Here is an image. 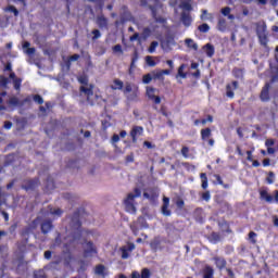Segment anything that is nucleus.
Masks as SVG:
<instances>
[{
    "label": "nucleus",
    "mask_w": 278,
    "mask_h": 278,
    "mask_svg": "<svg viewBox=\"0 0 278 278\" xmlns=\"http://www.w3.org/2000/svg\"><path fill=\"white\" fill-rule=\"evenodd\" d=\"M5 12H13L14 16H18V10L16 8L10 5L5 9Z\"/></svg>",
    "instance_id": "79ce46f5"
},
{
    "label": "nucleus",
    "mask_w": 278,
    "mask_h": 278,
    "mask_svg": "<svg viewBox=\"0 0 278 278\" xmlns=\"http://www.w3.org/2000/svg\"><path fill=\"white\" fill-rule=\"evenodd\" d=\"M139 36H140V35H138V34L132 35V36L130 37V42H134V41L138 40Z\"/></svg>",
    "instance_id": "0e129e2a"
},
{
    "label": "nucleus",
    "mask_w": 278,
    "mask_h": 278,
    "mask_svg": "<svg viewBox=\"0 0 278 278\" xmlns=\"http://www.w3.org/2000/svg\"><path fill=\"white\" fill-rule=\"evenodd\" d=\"M142 134H144V128H142V126H135V127H132V129L130 131V136L132 138V142H137L138 138H140V136H142Z\"/></svg>",
    "instance_id": "9b49d317"
},
{
    "label": "nucleus",
    "mask_w": 278,
    "mask_h": 278,
    "mask_svg": "<svg viewBox=\"0 0 278 278\" xmlns=\"http://www.w3.org/2000/svg\"><path fill=\"white\" fill-rule=\"evenodd\" d=\"M25 53H27V55H34V53H36V49L35 48H27Z\"/></svg>",
    "instance_id": "864d4df0"
},
{
    "label": "nucleus",
    "mask_w": 278,
    "mask_h": 278,
    "mask_svg": "<svg viewBox=\"0 0 278 278\" xmlns=\"http://www.w3.org/2000/svg\"><path fill=\"white\" fill-rule=\"evenodd\" d=\"M49 214H50V216H56V218H60V216H62V210L50 208Z\"/></svg>",
    "instance_id": "2f4dec72"
},
{
    "label": "nucleus",
    "mask_w": 278,
    "mask_h": 278,
    "mask_svg": "<svg viewBox=\"0 0 278 278\" xmlns=\"http://www.w3.org/2000/svg\"><path fill=\"white\" fill-rule=\"evenodd\" d=\"M267 184L271 185V184H275V174L273 172H270L268 174V177L266 179Z\"/></svg>",
    "instance_id": "ea45409f"
},
{
    "label": "nucleus",
    "mask_w": 278,
    "mask_h": 278,
    "mask_svg": "<svg viewBox=\"0 0 278 278\" xmlns=\"http://www.w3.org/2000/svg\"><path fill=\"white\" fill-rule=\"evenodd\" d=\"M222 14L224 16H229V14H231V8L226 7V8L222 9Z\"/></svg>",
    "instance_id": "c03bdc74"
},
{
    "label": "nucleus",
    "mask_w": 278,
    "mask_h": 278,
    "mask_svg": "<svg viewBox=\"0 0 278 278\" xmlns=\"http://www.w3.org/2000/svg\"><path fill=\"white\" fill-rule=\"evenodd\" d=\"M181 22L186 27H190V25H192V17L190 16V13L184 12L181 14Z\"/></svg>",
    "instance_id": "a211bd4d"
},
{
    "label": "nucleus",
    "mask_w": 278,
    "mask_h": 278,
    "mask_svg": "<svg viewBox=\"0 0 278 278\" xmlns=\"http://www.w3.org/2000/svg\"><path fill=\"white\" fill-rule=\"evenodd\" d=\"M9 105H11V108H16V106H18L20 105V102H18V98H11L10 100H9Z\"/></svg>",
    "instance_id": "c9c22d12"
},
{
    "label": "nucleus",
    "mask_w": 278,
    "mask_h": 278,
    "mask_svg": "<svg viewBox=\"0 0 278 278\" xmlns=\"http://www.w3.org/2000/svg\"><path fill=\"white\" fill-rule=\"evenodd\" d=\"M141 278H151V271L149 268H143L141 271Z\"/></svg>",
    "instance_id": "58836bf2"
},
{
    "label": "nucleus",
    "mask_w": 278,
    "mask_h": 278,
    "mask_svg": "<svg viewBox=\"0 0 278 278\" xmlns=\"http://www.w3.org/2000/svg\"><path fill=\"white\" fill-rule=\"evenodd\" d=\"M202 188L203 190L207 189V179L205 178L202 180Z\"/></svg>",
    "instance_id": "69168bd1"
},
{
    "label": "nucleus",
    "mask_w": 278,
    "mask_h": 278,
    "mask_svg": "<svg viewBox=\"0 0 278 278\" xmlns=\"http://www.w3.org/2000/svg\"><path fill=\"white\" fill-rule=\"evenodd\" d=\"M45 258L46 260H51V251H46L45 252Z\"/></svg>",
    "instance_id": "338daca9"
},
{
    "label": "nucleus",
    "mask_w": 278,
    "mask_h": 278,
    "mask_svg": "<svg viewBox=\"0 0 278 278\" xmlns=\"http://www.w3.org/2000/svg\"><path fill=\"white\" fill-rule=\"evenodd\" d=\"M185 45H187L189 49H193V51L199 50V45H197V42H194V40L191 38L186 39Z\"/></svg>",
    "instance_id": "4be33fe9"
},
{
    "label": "nucleus",
    "mask_w": 278,
    "mask_h": 278,
    "mask_svg": "<svg viewBox=\"0 0 278 278\" xmlns=\"http://www.w3.org/2000/svg\"><path fill=\"white\" fill-rule=\"evenodd\" d=\"M3 127L4 129H12V122H5Z\"/></svg>",
    "instance_id": "052dcab7"
},
{
    "label": "nucleus",
    "mask_w": 278,
    "mask_h": 278,
    "mask_svg": "<svg viewBox=\"0 0 278 278\" xmlns=\"http://www.w3.org/2000/svg\"><path fill=\"white\" fill-rule=\"evenodd\" d=\"M10 79H13L15 90H21V84L23 80L21 78H16V74L14 73L10 74Z\"/></svg>",
    "instance_id": "412c9836"
},
{
    "label": "nucleus",
    "mask_w": 278,
    "mask_h": 278,
    "mask_svg": "<svg viewBox=\"0 0 278 278\" xmlns=\"http://www.w3.org/2000/svg\"><path fill=\"white\" fill-rule=\"evenodd\" d=\"M157 47H160V43L157 41H152L148 49L149 53H155Z\"/></svg>",
    "instance_id": "72a5a7b5"
},
{
    "label": "nucleus",
    "mask_w": 278,
    "mask_h": 278,
    "mask_svg": "<svg viewBox=\"0 0 278 278\" xmlns=\"http://www.w3.org/2000/svg\"><path fill=\"white\" fill-rule=\"evenodd\" d=\"M189 149H188V147H184L182 149H181V154H182V156L184 157H188V153H189Z\"/></svg>",
    "instance_id": "3c124183"
},
{
    "label": "nucleus",
    "mask_w": 278,
    "mask_h": 278,
    "mask_svg": "<svg viewBox=\"0 0 278 278\" xmlns=\"http://www.w3.org/2000/svg\"><path fill=\"white\" fill-rule=\"evenodd\" d=\"M214 16L210 13H207V10L202 11L201 21H212Z\"/></svg>",
    "instance_id": "7c9ffc66"
},
{
    "label": "nucleus",
    "mask_w": 278,
    "mask_h": 278,
    "mask_svg": "<svg viewBox=\"0 0 278 278\" xmlns=\"http://www.w3.org/2000/svg\"><path fill=\"white\" fill-rule=\"evenodd\" d=\"M125 84L121 79H115L111 86L112 90H123Z\"/></svg>",
    "instance_id": "393cba45"
},
{
    "label": "nucleus",
    "mask_w": 278,
    "mask_h": 278,
    "mask_svg": "<svg viewBox=\"0 0 278 278\" xmlns=\"http://www.w3.org/2000/svg\"><path fill=\"white\" fill-rule=\"evenodd\" d=\"M33 99H34L35 103H38L39 105H42V103H45V100L42 99V97H40L38 94L34 96Z\"/></svg>",
    "instance_id": "a19ab883"
},
{
    "label": "nucleus",
    "mask_w": 278,
    "mask_h": 278,
    "mask_svg": "<svg viewBox=\"0 0 278 278\" xmlns=\"http://www.w3.org/2000/svg\"><path fill=\"white\" fill-rule=\"evenodd\" d=\"M256 33L261 45H263V47H266V45H268V33L266 31L265 22H258L256 24Z\"/></svg>",
    "instance_id": "20e7f679"
},
{
    "label": "nucleus",
    "mask_w": 278,
    "mask_h": 278,
    "mask_svg": "<svg viewBox=\"0 0 278 278\" xmlns=\"http://www.w3.org/2000/svg\"><path fill=\"white\" fill-rule=\"evenodd\" d=\"M203 278H214V269L210 266H206L203 270Z\"/></svg>",
    "instance_id": "b1692460"
},
{
    "label": "nucleus",
    "mask_w": 278,
    "mask_h": 278,
    "mask_svg": "<svg viewBox=\"0 0 278 278\" xmlns=\"http://www.w3.org/2000/svg\"><path fill=\"white\" fill-rule=\"evenodd\" d=\"M7 94H8L7 92H2L0 96V111L5 110V106L2 105L3 99L1 97H5Z\"/></svg>",
    "instance_id": "603ef678"
},
{
    "label": "nucleus",
    "mask_w": 278,
    "mask_h": 278,
    "mask_svg": "<svg viewBox=\"0 0 278 278\" xmlns=\"http://www.w3.org/2000/svg\"><path fill=\"white\" fill-rule=\"evenodd\" d=\"M79 238H81V230H78L77 233L73 237L71 243L66 244L67 248L75 247V244H79Z\"/></svg>",
    "instance_id": "5701e85b"
},
{
    "label": "nucleus",
    "mask_w": 278,
    "mask_h": 278,
    "mask_svg": "<svg viewBox=\"0 0 278 278\" xmlns=\"http://www.w3.org/2000/svg\"><path fill=\"white\" fill-rule=\"evenodd\" d=\"M151 81H153V73L143 75L142 84H151Z\"/></svg>",
    "instance_id": "473e14b6"
},
{
    "label": "nucleus",
    "mask_w": 278,
    "mask_h": 278,
    "mask_svg": "<svg viewBox=\"0 0 278 278\" xmlns=\"http://www.w3.org/2000/svg\"><path fill=\"white\" fill-rule=\"evenodd\" d=\"M247 155H248L247 160H248L249 162H253V152H252V151H248V152H247Z\"/></svg>",
    "instance_id": "13d9d810"
},
{
    "label": "nucleus",
    "mask_w": 278,
    "mask_h": 278,
    "mask_svg": "<svg viewBox=\"0 0 278 278\" xmlns=\"http://www.w3.org/2000/svg\"><path fill=\"white\" fill-rule=\"evenodd\" d=\"M173 47H175V39L174 38H167V39L161 41V48L166 53H168V51H170V49H173Z\"/></svg>",
    "instance_id": "f8f14e48"
},
{
    "label": "nucleus",
    "mask_w": 278,
    "mask_h": 278,
    "mask_svg": "<svg viewBox=\"0 0 278 278\" xmlns=\"http://www.w3.org/2000/svg\"><path fill=\"white\" fill-rule=\"evenodd\" d=\"M97 24L99 27H101V29H103V27H108V18H105L103 15H100L97 18Z\"/></svg>",
    "instance_id": "a878e982"
},
{
    "label": "nucleus",
    "mask_w": 278,
    "mask_h": 278,
    "mask_svg": "<svg viewBox=\"0 0 278 278\" xmlns=\"http://www.w3.org/2000/svg\"><path fill=\"white\" fill-rule=\"evenodd\" d=\"M233 90H238V81H233L231 85L227 86L226 94L229 99H233Z\"/></svg>",
    "instance_id": "dca6fc26"
},
{
    "label": "nucleus",
    "mask_w": 278,
    "mask_h": 278,
    "mask_svg": "<svg viewBox=\"0 0 278 278\" xmlns=\"http://www.w3.org/2000/svg\"><path fill=\"white\" fill-rule=\"evenodd\" d=\"M92 34H93V40H97V38H101V31H99V29H94Z\"/></svg>",
    "instance_id": "de8ad7c7"
},
{
    "label": "nucleus",
    "mask_w": 278,
    "mask_h": 278,
    "mask_svg": "<svg viewBox=\"0 0 278 278\" xmlns=\"http://www.w3.org/2000/svg\"><path fill=\"white\" fill-rule=\"evenodd\" d=\"M232 74H233V76L237 77L238 79H240V78L244 75V73H243L242 70H240V68H235V70L232 71Z\"/></svg>",
    "instance_id": "4c0bfd02"
},
{
    "label": "nucleus",
    "mask_w": 278,
    "mask_h": 278,
    "mask_svg": "<svg viewBox=\"0 0 278 278\" xmlns=\"http://www.w3.org/2000/svg\"><path fill=\"white\" fill-rule=\"evenodd\" d=\"M260 195H261L262 201H266V203L274 202L273 195H269L267 190H261Z\"/></svg>",
    "instance_id": "aec40b11"
},
{
    "label": "nucleus",
    "mask_w": 278,
    "mask_h": 278,
    "mask_svg": "<svg viewBox=\"0 0 278 278\" xmlns=\"http://www.w3.org/2000/svg\"><path fill=\"white\" fill-rule=\"evenodd\" d=\"M151 29H155V28H154V27L146 28V29L143 30L144 36H147V37L151 36Z\"/></svg>",
    "instance_id": "4d7b16f0"
},
{
    "label": "nucleus",
    "mask_w": 278,
    "mask_h": 278,
    "mask_svg": "<svg viewBox=\"0 0 278 278\" xmlns=\"http://www.w3.org/2000/svg\"><path fill=\"white\" fill-rule=\"evenodd\" d=\"M152 16L155 21V23L164 24L166 20L164 17L157 15L160 12H162V5L156 4L155 7H151Z\"/></svg>",
    "instance_id": "1a4fd4ad"
},
{
    "label": "nucleus",
    "mask_w": 278,
    "mask_h": 278,
    "mask_svg": "<svg viewBox=\"0 0 278 278\" xmlns=\"http://www.w3.org/2000/svg\"><path fill=\"white\" fill-rule=\"evenodd\" d=\"M268 90H270V84L266 83L261 92V100L268 101L270 99Z\"/></svg>",
    "instance_id": "4468645a"
},
{
    "label": "nucleus",
    "mask_w": 278,
    "mask_h": 278,
    "mask_svg": "<svg viewBox=\"0 0 278 278\" xmlns=\"http://www.w3.org/2000/svg\"><path fill=\"white\" fill-rule=\"evenodd\" d=\"M274 144H275V140H273V139H267L265 142V147H267V149H269Z\"/></svg>",
    "instance_id": "09e8293b"
},
{
    "label": "nucleus",
    "mask_w": 278,
    "mask_h": 278,
    "mask_svg": "<svg viewBox=\"0 0 278 278\" xmlns=\"http://www.w3.org/2000/svg\"><path fill=\"white\" fill-rule=\"evenodd\" d=\"M142 191H140L138 188L134 190V193H129L127 195V198L124 200L126 212L129 214H136V199H140Z\"/></svg>",
    "instance_id": "f03ea898"
},
{
    "label": "nucleus",
    "mask_w": 278,
    "mask_h": 278,
    "mask_svg": "<svg viewBox=\"0 0 278 278\" xmlns=\"http://www.w3.org/2000/svg\"><path fill=\"white\" fill-rule=\"evenodd\" d=\"M168 205H170V199L167 197L163 198V206H162V214L164 216H170V211L168 210Z\"/></svg>",
    "instance_id": "ddd939ff"
},
{
    "label": "nucleus",
    "mask_w": 278,
    "mask_h": 278,
    "mask_svg": "<svg viewBox=\"0 0 278 278\" xmlns=\"http://www.w3.org/2000/svg\"><path fill=\"white\" fill-rule=\"evenodd\" d=\"M131 278H141V275L138 271H132Z\"/></svg>",
    "instance_id": "e2e57ef3"
},
{
    "label": "nucleus",
    "mask_w": 278,
    "mask_h": 278,
    "mask_svg": "<svg viewBox=\"0 0 278 278\" xmlns=\"http://www.w3.org/2000/svg\"><path fill=\"white\" fill-rule=\"evenodd\" d=\"M203 201H210L212 199V195L210 194V191H206L202 194Z\"/></svg>",
    "instance_id": "a18cd8bd"
},
{
    "label": "nucleus",
    "mask_w": 278,
    "mask_h": 278,
    "mask_svg": "<svg viewBox=\"0 0 278 278\" xmlns=\"http://www.w3.org/2000/svg\"><path fill=\"white\" fill-rule=\"evenodd\" d=\"M118 140H121V137L118 135H113L112 142L116 143V142H118Z\"/></svg>",
    "instance_id": "bf43d9fd"
},
{
    "label": "nucleus",
    "mask_w": 278,
    "mask_h": 278,
    "mask_svg": "<svg viewBox=\"0 0 278 278\" xmlns=\"http://www.w3.org/2000/svg\"><path fill=\"white\" fill-rule=\"evenodd\" d=\"M217 29L219 31H226L227 30V21H225V18H219L218 24H217Z\"/></svg>",
    "instance_id": "c85d7f7f"
},
{
    "label": "nucleus",
    "mask_w": 278,
    "mask_h": 278,
    "mask_svg": "<svg viewBox=\"0 0 278 278\" xmlns=\"http://www.w3.org/2000/svg\"><path fill=\"white\" fill-rule=\"evenodd\" d=\"M179 8H181V10H185L186 12H191V10H192V4L190 3V0H187V1H182V2L179 4Z\"/></svg>",
    "instance_id": "cd10ccee"
},
{
    "label": "nucleus",
    "mask_w": 278,
    "mask_h": 278,
    "mask_svg": "<svg viewBox=\"0 0 278 278\" xmlns=\"http://www.w3.org/2000/svg\"><path fill=\"white\" fill-rule=\"evenodd\" d=\"M199 31H201L202 34H207V31H210V25H207V24L200 25Z\"/></svg>",
    "instance_id": "e433bc0d"
},
{
    "label": "nucleus",
    "mask_w": 278,
    "mask_h": 278,
    "mask_svg": "<svg viewBox=\"0 0 278 278\" xmlns=\"http://www.w3.org/2000/svg\"><path fill=\"white\" fill-rule=\"evenodd\" d=\"M275 203H278V190L275 191V199H274Z\"/></svg>",
    "instance_id": "774afa93"
},
{
    "label": "nucleus",
    "mask_w": 278,
    "mask_h": 278,
    "mask_svg": "<svg viewBox=\"0 0 278 278\" xmlns=\"http://www.w3.org/2000/svg\"><path fill=\"white\" fill-rule=\"evenodd\" d=\"M144 199H148V201H151V203H155L157 201V198L160 197V190L159 189H149L147 192L143 193Z\"/></svg>",
    "instance_id": "9d476101"
},
{
    "label": "nucleus",
    "mask_w": 278,
    "mask_h": 278,
    "mask_svg": "<svg viewBox=\"0 0 278 278\" xmlns=\"http://www.w3.org/2000/svg\"><path fill=\"white\" fill-rule=\"evenodd\" d=\"M176 205H177V207H179V210H181L184 207V200H178L176 202Z\"/></svg>",
    "instance_id": "680f3d73"
},
{
    "label": "nucleus",
    "mask_w": 278,
    "mask_h": 278,
    "mask_svg": "<svg viewBox=\"0 0 278 278\" xmlns=\"http://www.w3.org/2000/svg\"><path fill=\"white\" fill-rule=\"evenodd\" d=\"M94 273L99 277H108V268H105L103 265L96 266Z\"/></svg>",
    "instance_id": "f3484780"
},
{
    "label": "nucleus",
    "mask_w": 278,
    "mask_h": 278,
    "mask_svg": "<svg viewBox=\"0 0 278 278\" xmlns=\"http://www.w3.org/2000/svg\"><path fill=\"white\" fill-rule=\"evenodd\" d=\"M53 229V225L51 224V222H45L41 225V231L42 233H49V231Z\"/></svg>",
    "instance_id": "bb28decb"
},
{
    "label": "nucleus",
    "mask_w": 278,
    "mask_h": 278,
    "mask_svg": "<svg viewBox=\"0 0 278 278\" xmlns=\"http://www.w3.org/2000/svg\"><path fill=\"white\" fill-rule=\"evenodd\" d=\"M123 92L128 101H138V97H140V88L129 81L125 83Z\"/></svg>",
    "instance_id": "7ed1b4c3"
},
{
    "label": "nucleus",
    "mask_w": 278,
    "mask_h": 278,
    "mask_svg": "<svg viewBox=\"0 0 278 278\" xmlns=\"http://www.w3.org/2000/svg\"><path fill=\"white\" fill-rule=\"evenodd\" d=\"M146 62H147L148 66H155V64H156L155 61H153L152 56H147Z\"/></svg>",
    "instance_id": "37998d69"
},
{
    "label": "nucleus",
    "mask_w": 278,
    "mask_h": 278,
    "mask_svg": "<svg viewBox=\"0 0 278 278\" xmlns=\"http://www.w3.org/2000/svg\"><path fill=\"white\" fill-rule=\"evenodd\" d=\"M84 249V257H94L97 255V248L94 247L93 242H86L83 245Z\"/></svg>",
    "instance_id": "423d86ee"
},
{
    "label": "nucleus",
    "mask_w": 278,
    "mask_h": 278,
    "mask_svg": "<svg viewBox=\"0 0 278 278\" xmlns=\"http://www.w3.org/2000/svg\"><path fill=\"white\" fill-rule=\"evenodd\" d=\"M201 138L203 142H208L210 147H214V139L212 138V129L204 128L201 130Z\"/></svg>",
    "instance_id": "0eeeda50"
},
{
    "label": "nucleus",
    "mask_w": 278,
    "mask_h": 278,
    "mask_svg": "<svg viewBox=\"0 0 278 278\" xmlns=\"http://www.w3.org/2000/svg\"><path fill=\"white\" fill-rule=\"evenodd\" d=\"M159 92L160 91L156 88H153V87L146 88V97H148L150 101H153L155 105H160L162 103V98L157 96Z\"/></svg>",
    "instance_id": "39448f33"
},
{
    "label": "nucleus",
    "mask_w": 278,
    "mask_h": 278,
    "mask_svg": "<svg viewBox=\"0 0 278 278\" xmlns=\"http://www.w3.org/2000/svg\"><path fill=\"white\" fill-rule=\"evenodd\" d=\"M188 65L186 64H181L178 68V73L176 75V79H186V77H188V73L186 72Z\"/></svg>",
    "instance_id": "2eb2a0df"
},
{
    "label": "nucleus",
    "mask_w": 278,
    "mask_h": 278,
    "mask_svg": "<svg viewBox=\"0 0 278 278\" xmlns=\"http://www.w3.org/2000/svg\"><path fill=\"white\" fill-rule=\"evenodd\" d=\"M203 51L207 55V58L214 56L215 49L214 46H212L211 43H206L205 46H203Z\"/></svg>",
    "instance_id": "6ab92c4d"
},
{
    "label": "nucleus",
    "mask_w": 278,
    "mask_h": 278,
    "mask_svg": "<svg viewBox=\"0 0 278 278\" xmlns=\"http://www.w3.org/2000/svg\"><path fill=\"white\" fill-rule=\"evenodd\" d=\"M113 51L115 53H123V47H121V45H116L114 48H113Z\"/></svg>",
    "instance_id": "8fccbe9b"
},
{
    "label": "nucleus",
    "mask_w": 278,
    "mask_h": 278,
    "mask_svg": "<svg viewBox=\"0 0 278 278\" xmlns=\"http://www.w3.org/2000/svg\"><path fill=\"white\" fill-rule=\"evenodd\" d=\"M135 249H136V244L134 243H127L126 245L122 247L119 249L122 253V260H129V255L131 251H134Z\"/></svg>",
    "instance_id": "6e6552de"
},
{
    "label": "nucleus",
    "mask_w": 278,
    "mask_h": 278,
    "mask_svg": "<svg viewBox=\"0 0 278 278\" xmlns=\"http://www.w3.org/2000/svg\"><path fill=\"white\" fill-rule=\"evenodd\" d=\"M79 60V54H74L70 56V62H77Z\"/></svg>",
    "instance_id": "6e6d98bb"
},
{
    "label": "nucleus",
    "mask_w": 278,
    "mask_h": 278,
    "mask_svg": "<svg viewBox=\"0 0 278 278\" xmlns=\"http://www.w3.org/2000/svg\"><path fill=\"white\" fill-rule=\"evenodd\" d=\"M214 261L219 270H222V268H225V266L227 265V262H225L224 258L215 257Z\"/></svg>",
    "instance_id": "c756f323"
},
{
    "label": "nucleus",
    "mask_w": 278,
    "mask_h": 278,
    "mask_svg": "<svg viewBox=\"0 0 278 278\" xmlns=\"http://www.w3.org/2000/svg\"><path fill=\"white\" fill-rule=\"evenodd\" d=\"M0 86H3V87L8 86V78L1 77L0 78Z\"/></svg>",
    "instance_id": "5fc2aeb1"
},
{
    "label": "nucleus",
    "mask_w": 278,
    "mask_h": 278,
    "mask_svg": "<svg viewBox=\"0 0 278 278\" xmlns=\"http://www.w3.org/2000/svg\"><path fill=\"white\" fill-rule=\"evenodd\" d=\"M78 81L83 85L80 87V90L84 92V94H86L87 101L91 105H94V103L99 101V94H94V91L92 90L94 87H92V85H88V76L78 77Z\"/></svg>",
    "instance_id": "f257e3e1"
},
{
    "label": "nucleus",
    "mask_w": 278,
    "mask_h": 278,
    "mask_svg": "<svg viewBox=\"0 0 278 278\" xmlns=\"http://www.w3.org/2000/svg\"><path fill=\"white\" fill-rule=\"evenodd\" d=\"M255 238H257V233L251 231L249 233V239L251 240V242H253V244H255Z\"/></svg>",
    "instance_id": "49530a36"
},
{
    "label": "nucleus",
    "mask_w": 278,
    "mask_h": 278,
    "mask_svg": "<svg viewBox=\"0 0 278 278\" xmlns=\"http://www.w3.org/2000/svg\"><path fill=\"white\" fill-rule=\"evenodd\" d=\"M153 79H164V74L162 71H154L152 72Z\"/></svg>",
    "instance_id": "f704fd0d"
}]
</instances>
